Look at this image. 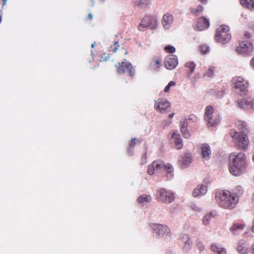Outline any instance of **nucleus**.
Here are the masks:
<instances>
[{
  "label": "nucleus",
  "mask_w": 254,
  "mask_h": 254,
  "mask_svg": "<svg viewBox=\"0 0 254 254\" xmlns=\"http://www.w3.org/2000/svg\"><path fill=\"white\" fill-rule=\"evenodd\" d=\"M236 126L239 132L231 129L230 135L234 143L239 148L246 149L249 144V140L247 134L248 132V125L245 122L238 121L236 123Z\"/></svg>",
  "instance_id": "obj_1"
},
{
  "label": "nucleus",
  "mask_w": 254,
  "mask_h": 254,
  "mask_svg": "<svg viewBox=\"0 0 254 254\" xmlns=\"http://www.w3.org/2000/svg\"><path fill=\"white\" fill-rule=\"evenodd\" d=\"M247 166L244 153H232L229 156V171L234 176H239L245 171Z\"/></svg>",
  "instance_id": "obj_2"
},
{
  "label": "nucleus",
  "mask_w": 254,
  "mask_h": 254,
  "mask_svg": "<svg viewBox=\"0 0 254 254\" xmlns=\"http://www.w3.org/2000/svg\"><path fill=\"white\" fill-rule=\"evenodd\" d=\"M215 198L220 207L229 209L235 208L239 200L236 194L227 190L217 191Z\"/></svg>",
  "instance_id": "obj_3"
},
{
  "label": "nucleus",
  "mask_w": 254,
  "mask_h": 254,
  "mask_svg": "<svg viewBox=\"0 0 254 254\" xmlns=\"http://www.w3.org/2000/svg\"><path fill=\"white\" fill-rule=\"evenodd\" d=\"M174 193L170 190L165 188H160L156 193V199L165 204H170L175 199Z\"/></svg>",
  "instance_id": "obj_4"
},
{
  "label": "nucleus",
  "mask_w": 254,
  "mask_h": 254,
  "mask_svg": "<svg viewBox=\"0 0 254 254\" xmlns=\"http://www.w3.org/2000/svg\"><path fill=\"white\" fill-rule=\"evenodd\" d=\"M204 120L209 127L217 126L221 120L219 115L214 114V109L212 106H207L205 109Z\"/></svg>",
  "instance_id": "obj_5"
},
{
  "label": "nucleus",
  "mask_w": 254,
  "mask_h": 254,
  "mask_svg": "<svg viewBox=\"0 0 254 254\" xmlns=\"http://www.w3.org/2000/svg\"><path fill=\"white\" fill-rule=\"evenodd\" d=\"M232 82L234 84V91L241 96L245 95L248 92V83L240 76L233 78Z\"/></svg>",
  "instance_id": "obj_6"
},
{
  "label": "nucleus",
  "mask_w": 254,
  "mask_h": 254,
  "mask_svg": "<svg viewBox=\"0 0 254 254\" xmlns=\"http://www.w3.org/2000/svg\"><path fill=\"white\" fill-rule=\"evenodd\" d=\"M158 24V19L156 16L152 15H146L142 19L138 25L139 30L143 31L146 28L151 29H155Z\"/></svg>",
  "instance_id": "obj_7"
},
{
  "label": "nucleus",
  "mask_w": 254,
  "mask_h": 254,
  "mask_svg": "<svg viewBox=\"0 0 254 254\" xmlns=\"http://www.w3.org/2000/svg\"><path fill=\"white\" fill-rule=\"evenodd\" d=\"M231 39L229 33V27L227 25H221L217 30L215 36V40L219 42L224 43L228 42Z\"/></svg>",
  "instance_id": "obj_8"
},
{
  "label": "nucleus",
  "mask_w": 254,
  "mask_h": 254,
  "mask_svg": "<svg viewBox=\"0 0 254 254\" xmlns=\"http://www.w3.org/2000/svg\"><path fill=\"white\" fill-rule=\"evenodd\" d=\"M253 46L248 40L240 42L239 45L236 47V51L238 54L244 56H251L253 51Z\"/></svg>",
  "instance_id": "obj_9"
},
{
  "label": "nucleus",
  "mask_w": 254,
  "mask_h": 254,
  "mask_svg": "<svg viewBox=\"0 0 254 254\" xmlns=\"http://www.w3.org/2000/svg\"><path fill=\"white\" fill-rule=\"evenodd\" d=\"M150 226L153 233L158 237H162L169 232V229L166 225L152 223L150 224Z\"/></svg>",
  "instance_id": "obj_10"
},
{
  "label": "nucleus",
  "mask_w": 254,
  "mask_h": 254,
  "mask_svg": "<svg viewBox=\"0 0 254 254\" xmlns=\"http://www.w3.org/2000/svg\"><path fill=\"white\" fill-rule=\"evenodd\" d=\"M170 106V103L166 99L159 98L155 100L154 108L161 113H165Z\"/></svg>",
  "instance_id": "obj_11"
},
{
  "label": "nucleus",
  "mask_w": 254,
  "mask_h": 254,
  "mask_svg": "<svg viewBox=\"0 0 254 254\" xmlns=\"http://www.w3.org/2000/svg\"><path fill=\"white\" fill-rule=\"evenodd\" d=\"M178 64V58L176 55H169L165 59L164 65L165 67L168 69L171 70L175 68Z\"/></svg>",
  "instance_id": "obj_12"
},
{
  "label": "nucleus",
  "mask_w": 254,
  "mask_h": 254,
  "mask_svg": "<svg viewBox=\"0 0 254 254\" xmlns=\"http://www.w3.org/2000/svg\"><path fill=\"white\" fill-rule=\"evenodd\" d=\"M133 67L131 64L128 62H122L118 67V72L120 74L125 73L126 71H127L130 76H133L134 72L132 71Z\"/></svg>",
  "instance_id": "obj_13"
},
{
  "label": "nucleus",
  "mask_w": 254,
  "mask_h": 254,
  "mask_svg": "<svg viewBox=\"0 0 254 254\" xmlns=\"http://www.w3.org/2000/svg\"><path fill=\"white\" fill-rule=\"evenodd\" d=\"M201 156L203 161H208L210 159L211 151L208 144L204 143L201 145Z\"/></svg>",
  "instance_id": "obj_14"
},
{
  "label": "nucleus",
  "mask_w": 254,
  "mask_h": 254,
  "mask_svg": "<svg viewBox=\"0 0 254 254\" xmlns=\"http://www.w3.org/2000/svg\"><path fill=\"white\" fill-rule=\"evenodd\" d=\"M254 105V100L251 98L243 99L238 102V107L245 110H250L252 109Z\"/></svg>",
  "instance_id": "obj_15"
},
{
  "label": "nucleus",
  "mask_w": 254,
  "mask_h": 254,
  "mask_svg": "<svg viewBox=\"0 0 254 254\" xmlns=\"http://www.w3.org/2000/svg\"><path fill=\"white\" fill-rule=\"evenodd\" d=\"M192 161V156L190 153H185L179 160V165L182 168H188Z\"/></svg>",
  "instance_id": "obj_16"
},
{
  "label": "nucleus",
  "mask_w": 254,
  "mask_h": 254,
  "mask_svg": "<svg viewBox=\"0 0 254 254\" xmlns=\"http://www.w3.org/2000/svg\"><path fill=\"white\" fill-rule=\"evenodd\" d=\"M210 24L208 19L202 16L198 18L197 24L196 28L199 31H202L209 27Z\"/></svg>",
  "instance_id": "obj_17"
},
{
  "label": "nucleus",
  "mask_w": 254,
  "mask_h": 254,
  "mask_svg": "<svg viewBox=\"0 0 254 254\" xmlns=\"http://www.w3.org/2000/svg\"><path fill=\"white\" fill-rule=\"evenodd\" d=\"M174 19L172 15L166 13L162 18V24L165 29H169L171 26Z\"/></svg>",
  "instance_id": "obj_18"
},
{
  "label": "nucleus",
  "mask_w": 254,
  "mask_h": 254,
  "mask_svg": "<svg viewBox=\"0 0 254 254\" xmlns=\"http://www.w3.org/2000/svg\"><path fill=\"white\" fill-rule=\"evenodd\" d=\"M237 249L240 254H248L249 252V246L244 240L239 242Z\"/></svg>",
  "instance_id": "obj_19"
},
{
  "label": "nucleus",
  "mask_w": 254,
  "mask_h": 254,
  "mask_svg": "<svg viewBox=\"0 0 254 254\" xmlns=\"http://www.w3.org/2000/svg\"><path fill=\"white\" fill-rule=\"evenodd\" d=\"M207 191V187L205 185H199L197 187L193 190L192 195L194 197H198L205 194Z\"/></svg>",
  "instance_id": "obj_20"
},
{
  "label": "nucleus",
  "mask_w": 254,
  "mask_h": 254,
  "mask_svg": "<svg viewBox=\"0 0 254 254\" xmlns=\"http://www.w3.org/2000/svg\"><path fill=\"white\" fill-rule=\"evenodd\" d=\"M172 139L174 141L177 149H180L183 147V140L180 134L177 132H173L172 135Z\"/></svg>",
  "instance_id": "obj_21"
},
{
  "label": "nucleus",
  "mask_w": 254,
  "mask_h": 254,
  "mask_svg": "<svg viewBox=\"0 0 254 254\" xmlns=\"http://www.w3.org/2000/svg\"><path fill=\"white\" fill-rule=\"evenodd\" d=\"M181 239L184 243V249L186 251L190 250L192 245V241L191 239L187 235L182 234L180 236Z\"/></svg>",
  "instance_id": "obj_22"
},
{
  "label": "nucleus",
  "mask_w": 254,
  "mask_h": 254,
  "mask_svg": "<svg viewBox=\"0 0 254 254\" xmlns=\"http://www.w3.org/2000/svg\"><path fill=\"white\" fill-rule=\"evenodd\" d=\"M164 167L167 172L166 177L170 180L172 179L173 177V172L174 171V168L172 165L170 163L164 164Z\"/></svg>",
  "instance_id": "obj_23"
},
{
  "label": "nucleus",
  "mask_w": 254,
  "mask_h": 254,
  "mask_svg": "<svg viewBox=\"0 0 254 254\" xmlns=\"http://www.w3.org/2000/svg\"><path fill=\"white\" fill-rule=\"evenodd\" d=\"M216 211L214 210L206 214L205 216L203 217L202 219L203 224H204L205 225H207L209 223L210 220L212 218H213L216 215Z\"/></svg>",
  "instance_id": "obj_24"
},
{
  "label": "nucleus",
  "mask_w": 254,
  "mask_h": 254,
  "mask_svg": "<svg viewBox=\"0 0 254 254\" xmlns=\"http://www.w3.org/2000/svg\"><path fill=\"white\" fill-rule=\"evenodd\" d=\"M240 3L247 8L254 10V0H240Z\"/></svg>",
  "instance_id": "obj_25"
},
{
  "label": "nucleus",
  "mask_w": 254,
  "mask_h": 254,
  "mask_svg": "<svg viewBox=\"0 0 254 254\" xmlns=\"http://www.w3.org/2000/svg\"><path fill=\"white\" fill-rule=\"evenodd\" d=\"M211 250L216 254H226L227 253L225 249L219 247L215 244L211 245Z\"/></svg>",
  "instance_id": "obj_26"
},
{
  "label": "nucleus",
  "mask_w": 254,
  "mask_h": 254,
  "mask_svg": "<svg viewBox=\"0 0 254 254\" xmlns=\"http://www.w3.org/2000/svg\"><path fill=\"white\" fill-rule=\"evenodd\" d=\"M151 4V0H136L135 4L141 7H147Z\"/></svg>",
  "instance_id": "obj_27"
},
{
  "label": "nucleus",
  "mask_w": 254,
  "mask_h": 254,
  "mask_svg": "<svg viewBox=\"0 0 254 254\" xmlns=\"http://www.w3.org/2000/svg\"><path fill=\"white\" fill-rule=\"evenodd\" d=\"M245 225L243 224H234L231 228V231L234 234H236L239 230H243Z\"/></svg>",
  "instance_id": "obj_28"
},
{
  "label": "nucleus",
  "mask_w": 254,
  "mask_h": 254,
  "mask_svg": "<svg viewBox=\"0 0 254 254\" xmlns=\"http://www.w3.org/2000/svg\"><path fill=\"white\" fill-rule=\"evenodd\" d=\"M161 62L159 60H153L151 62L149 67L150 69H153L156 71H158Z\"/></svg>",
  "instance_id": "obj_29"
},
{
  "label": "nucleus",
  "mask_w": 254,
  "mask_h": 254,
  "mask_svg": "<svg viewBox=\"0 0 254 254\" xmlns=\"http://www.w3.org/2000/svg\"><path fill=\"white\" fill-rule=\"evenodd\" d=\"M152 200V197L149 195L147 194H142L140 196L138 199L137 201L139 203H143V202H148L151 201Z\"/></svg>",
  "instance_id": "obj_30"
},
{
  "label": "nucleus",
  "mask_w": 254,
  "mask_h": 254,
  "mask_svg": "<svg viewBox=\"0 0 254 254\" xmlns=\"http://www.w3.org/2000/svg\"><path fill=\"white\" fill-rule=\"evenodd\" d=\"M156 171L160 170L164 165V162L161 160L154 161L152 162Z\"/></svg>",
  "instance_id": "obj_31"
},
{
  "label": "nucleus",
  "mask_w": 254,
  "mask_h": 254,
  "mask_svg": "<svg viewBox=\"0 0 254 254\" xmlns=\"http://www.w3.org/2000/svg\"><path fill=\"white\" fill-rule=\"evenodd\" d=\"M215 67L213 66H211L209 68L205 71L204 76L207 77H212L214 74Z\"/></svg>",
  "instance_id": "obj_32"
},
{
  "label": "nucleus",
  "mask_w": 254,
  "mask_h": 254,
  "mask_svg": "<svg viewBox=\"0 0 254 254\" xmlns=\"http://www.w3.org/2000/svg\"><path fill=\"white\" fill-rule=\"evenodd\" d=\"M194 118H195L194 117L192 118H189L188 119H185L183 121L180 122L181 125V128H187V127L189 125V121L190 120H194Z\"/></svg>",
  "instance_id": "obj_33"
},
{
  "label": "nucleus",
  "mask_w": 254,
  "mask_h": 254,
  "mask_svg": "<svg viewBox=\"0 0 254 254\" xmlns=\"http://www.w3.org/2000/svg\"><path fill=\"white\" fill-rule=\"evenodd\" d=\"M189 206L194 212L196 213L200 212L202 210L201 208L194 202L190 203Z\"/></svg>",
  "instance_id": "obj_34"
},
{
  "label": "nucleus",
  "mask_w": 254,
  "mask_h": 254,
  "mask_svg": "<svg viewBox=\"0 0 254 254\" xmlns=\"http://www.w3.org/2000/svg\"><path fill=\"white\" fill-rule=\"evenodd\" d=\"M185 66L190 69V75L194 72L195 68V64L193 62H188L186 64Z\"/></svg>",
  "instance_id": "obj_35"
},
{
  "label": "nucleus",
  "mask_w": 254,
  "mask_h": 254,
  "mask_svg": "<svg viewBox=\"0 0 254 254\" xmlns=\"http://www.w3.org/2000/svg\"><path fill=\"white\" fill-rule=\"evenodd\" d=\"M200 50L202 54H205L210 51L209 47L206 45H202L200 46Z\"/></svg>",
  "instance_id": "obj_36"
},
{
  "label": "nucleus",
  "mask_w": 254,
  "mask_h": 254,
  "mask_svg": "<svg viewBox=\"0 0 254 254\" xmlns=\"http://www.w3.org/2000/svg\"><path fill=\"white\" fill-rule=\"evenodd\" d=\"M202 10H203V7L201 5H200V4L197 6L196 9H193V8L191 9V12L192 13H193L194 14H195L196 15H197L198 13L202 12Z\"/></svg>",
  "instance_id": "obj_37"
},
{
  "label": "nucleus",
  "mask_w": 254,
  "mask_h": 254,
  "mask_svg": "<svg viewBox=\"0 0 254 254\" xmlns=\"http://www.w3.org/2000/svg\"><path fill=\"white\" fill-rule=\"evenodd\" d=\"M165 50L169 53L172 54L175 53L176 49L173 46L168 45L165 47Z\"/></svg>",
  "instance_id": "obj_38"
},
{
  "label": "nucleus",
  "mask_w": 254,
  "mask_h": 254,
  "mask_svg": "<svg viewBox=\"0 0 254 254\" xmlns=\"http://www.w3.org/2000/svg\"><path fill=\"white\" fill-rule=\"evenodd\" d=\"M176 85V83L173 81H171L169 82L168 85L165 87L164 91L165 92H169L170 88L172 86H175Z\"/></svg>",
  "instance_id": "obj_39"
},
{
  "label": "nucleus",
  "mask_w": 254,
  "mask_h": 254,
  "mask_svg": "<svg viewBox=\"0 0 254 254\" xmlns=\"http://www.w3.org/2000/svg\"><path fill=\"white\" fill-rule=\"evenodd\" d=\"M181 131L185 138H188L190 137V133L187 128H181Z\"/></svg>",
  "instance_id": "obj_40"
},
{
  "label": "nucleus",
  "mask_w": 254,
  "mask_h": 254,
  "mask_svg": "<svg viewBox=\"0 0 254 254\" xmlns=\"http://www.w3.org/2000/svg\"><path fill=\"white\" fill-rule=\"evenodd\" d=\"M155 171H156V170L153 164H152L151 165H149L147 170L148 174L150 175H152L154 173Z\"/></svg>",
  "instance_id": "obj_41"
},
{
  "label": "nucleus",
  "mask_w": 254,
  "mask_h": 254,
  "mask_svg": "<svg viewBox=\"0 0 254 254\" xmlns=\"http://www.w3.org/2000/svg\"><path fill=\"white\" fill-rule=\"evenodd\" d=\"M135 141H136L135 138H133L131 139V142H132V144H129V151H128L129 153L131 152V149L133 148L134 146L136 144Z\"/></svg>",
  "instance_id": "obj_42"
},
{
  "label": "nucleus",
  "mask_w": 254,
  "mask_h": 254,
  "mask_svg": "<svg viewBox=\"0 0 254 254\" xmlns=\"http://www.w3.org/2000/svg\"><path fill=\"white\" fill-rule=\"evenodd\" d=\"M252 35L251 34L248 32H245L244 37V40H248V39H249L251 38Z\"/></svg>",
  "instance_id": "obj_43"
},
{
  "label": "nucleus",
  "mask_w": 254,
  "mask_h": 254,
  "mask_svg": "<svg viewBox=\"0 0 254 254\" xmlns=\"http://www.w3.org/2000/svg\"><path fill=\"white\" fill-rule=\"evenodd\" d=\"M119 47V45L118 42V41L115 42L114 43V47H113V51L114 52H116Z\"/></svg>",
  "instance_id": "obj_44"
},
{
  "label": "nucleus",
  "mask_w": 254,
  "mask_h": 254,
  "mask_svg": "<svg viewBox=\"0 0 254 254\" xmlns=\"http://www.w3.org/2000/svg\"><path fill=\"white\" fill-rule=\"evenodd\" d=\"M197 247L200 250V251L203 250L204 248L203 245L200 242H199L197 244Z\"/></svg>",
  "instance_id": "obj_45"
},
{
  "label": "nucleus",
  "mask_w": 254,
  "mask_h": 254,
  "mask_svg": "<svg viewBox=\"0 0 254 254\" xmlns=\"http://www.w3.org/2000/svg\"><path fill=\"white\" fill-rule=\"evenodd\" d=\"M235 190L239 192V193L241 194L243 192L242 188L241 186H237L235 188Z\"/></svg>",
  "instance_id": "obj_46"
},
{
  "label": "nucleus",
  "mask_w": 254,
  "mask_h": 254,
  "mask_svg": "<svg viewBox=\"0 0 254 254\" xmlns=\"http://www.w3.org/2000/svg\"><path fill=\"white\" fill-rule=\"evenodd\" d=\"M224 95V93L223 91H219L218 93L217 97L219 98H221L222 97H223Z\"/></svg>",
  "instance_id": "obj_47"
},
{
  "label": "nucleus",
  "mask_w": 254,
  "mask_h": 254,
  "mask_svg": "<svg viewBox=\"0 0 254 254\" xmlns=\"http://www.w3.org/2000/svg\"><path fill=\"white\" fill-rule=\"evenodd\" d=\"M251 64L254 68V57L252 58L251 61Z\"/></svg>",
  "instance_id": "obj_48"
},
{
  "label": "nucleus",
  "mask_w": 254,
  "mask_h": 254,
  "mask_svg": "<svg viewBox=\"0 0 254 254\" xmlns=\"http://www.w3.org/2000/svg\"><path fill=\"white\" fill-rule=\"evenodd\" d=\"M202 4H206L207 2V0H198Z\"/></svg>",
  "instance_id": "obj_49"
},
{
  "label": "nucleus",
  "mask_w": 254,
  "mask_h": 254,
  "mask_svg": "<svg viewBox=\"0 0 254 254\" xmlns=\"http://www.w3.org/2000/svg\"><path fill=\"white\" fill-rule=\"evenodd\" d=\"M251 254H254V243L252 246Z\"/></svg>",
  "instance_id": "obj_50"
},
{
  "label": "nucleus",
  "mask_w": 254,
  "mask_h": 254,
  "mask_svg": "<svg viewBox=\"0 0 254 254\" xmlns=\"http://www.w3.org/2000/svg\"><path fill=\"white\" fill-rule=\"evenodd\" d=\"M252 231L253 233H254V219L253 220V225H252Z\"/></svg>",
  "instance_id": "obj_51"
},
{
  "label": "nucleus",
  "mask_w": 254,
  "mask_h": 254,
  "mask_svg": "<svg viewBox=\"0 0 254 254\" xmlns=\"http://www.w3.org/2000/svg\"><path fill=\"white\" fill-rule=\"evenodd\" d=\"M174 113H172L169 115V117L170 118H172L174 117Z\"/></svg>",
  "instance_id": "obj_52"
},
{
  "label": "nucleus",
  "mask_w": 254,
  "mask_h": 254,
  "mask_svg": "<svg viewBox=\"0 0 254 254\" xmlns=\"http://www.w3.org/2000/svg\"><path fill=\"white\" fill-rule=\"evenodd\" d=\"M88 16H89V17L91 19H92L93 16H92V14H91V13H89V14H88Z\"/></svg>",
  "instance_id": "obj_53"
},
{
  "label": "nucleus",
  "mask_w": 254,
  "mask_h": 254,
  "mask_svg": "<svg viewBox=\"0 0 254 254\" xmlns=\"http://www.w3.org/2000/svg\"><path fill=\"white\" fill-rule=\"evenodd\" d=\"M95 42H94V43H92V45H91V48H94V46H95Z\"/></svg>",
  "instance_id": "obj_54"
},
{
  "label": "nucleus",
  "mask_w": 254,
  "mask_h": 254,
  "mask_svg": "<svg viewBox=\"0 0 254 254\" xmlns=\"http://www.w3.org/2000/svg\"><path fill=\"white\" fill-rule=\"evenodd\" d=\"M3 0V5L5 4H6V1L7 0Z\"/></svg>",
  "instance_id": "obj_55"
},
{
  "label": "nucleus",
  "mask_w": 254,
  "mask_h": 254,
  "mask_svg": "<svg viewBox=\"0 0 254 254\" xmlns=\"http://www.w3.org/2000/svg\"><path fill=\"white\" fill-rule=\"evenodd\" d=\"M92 2H93V3H92V6H93V5H94V2L93 1V0H92Z\"/></svg>",
  "instance_id": "obj_56"
},
{
  "label": "nucleus",
  "mask_w": 254,
  "mask_h": 254,
  "mask_svg": "<svg viewBox=\"0 0 254 254\" xmlns=\"http://www.w3.org/2000/svg\"><path fill=\"white\" fill-rule=\"evenodd\" d=\"M253 199H254V193L253 194Z\"/></svg>",
  "instance_id": "obj_57"
},
{
  "label": "nucleus",
  "mask_w": 254,
  "mask_h": 254,
  "mask_svg": "<svg viewBox=\"0 0 254 254\" xmlns=\"http://www.w3.org/2000/svg\"><path fill=\"white\" fill-rule=\"evenodd\" d=\"M104 1V0H102V1Z\"/></svg>",
  "instance_id": "obj_58"
}]
</instances>
